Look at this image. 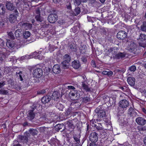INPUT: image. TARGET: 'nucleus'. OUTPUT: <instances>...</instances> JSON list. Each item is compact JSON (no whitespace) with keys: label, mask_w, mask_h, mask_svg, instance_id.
Listing matches in <instances>:
<instances>
[{"label":"nucleus","mask_w":146,"mask_h":146,"mask_svg":"<svg viewBox=\"0 0 146 146\" xmlns=\"http://www.w3.org/2000/svg\"><path fill=\"white\" fill-rule=\"evenodd\" d=\"M20 41H21L20 40ZM21 41L20 42L19 41H17V43L15 42L14 41L11 40H7L6 42V45L9 48H11L17 46V47H20V46H22L23 44V42Z\"/></svg>","instance_id":"obj_1"},{"label":"nucleus","mask_w":146,"mask_h":146,"mask_svg":"<svg viewBox=\"0 0 146 146\" xmlns=\"http://www.w3.org/2000/svg\"><path fill=\"white\" fill-rule=\"evenodd\" d=\"M146 35L143 34H141L140 35L139 38L138 39V42L139 46L143 47H146Z\"/></svg>","instance_id":"obj_2"},{"label":"nucleus","mask_w":146,"mask_h":146,"mask_svg":"<svg viewBox=\"0 0 146 146\" xmlns=\"http://www.w3.org/2000/svg\"><path fill=\"white\" fill-rule=\"evenodd\" d=\"M42 71L40 68L35 69L33 71V77L36 78L41 77L42 75Z\"/></svg>","instance_id":"obj_3"},{"label":"nucleus","mask_w":146,"mask_h":146,"mask_svg":"<svg viewBox=\"0 0 146 146\" xmlns=\"http://www.w3.org/2000/svg\"><path fill=\"white\" fill-rule=\"evenodd\" d=\"M45 51L44 50H43L41 49H40V51L38 52H36V54L33 55L34 57H34L35 58L38 59L39 60H42L43 58V55L44 54Z\"/></svg>","instance_id":"obj_4"},{"label":"nucleus","mask_w":146,"mask_h":146,"mask_svg":"<svg viewBox=\"0 0 146 146\" xmlns=\"http://www.w3.org/2000/svg\"><path fill=\"white\" fill-rule=\"evenodd\" d=\"M58 16L55 14H52L50 15L48 17V19L49 22L50 23H54L57 20Z\"/></svg>","instance_id":"obj_5"},{"label":"nucleus","mask_w":146,"mask_h":146,"mask_svg":"<svg viewBox=\"0 0 146 146\" xmlns=\"http://www.w3.org/2000/svg\"><path fill=\"white\" fill-rule=\"evenodd\" d=\"M89 139L92 142H96L98 139V134L95 132L91 133L89 136Z\"/></svg>","instance_id":"obj_6"},{"label":"nucleus","mask_w":146,"mask_h":146,"mask_svg":"<svg viewBox=\"0 0 146 146\" xmlns=\"http://www.w3.org/2000/svg\"><path fill=\"white\" fill-rule=\"evenodd\" d=\"M127 36L126 33L123 31H120L117 34V37L120 39H123L125 38Z\"/></svg>","instance_id":"obj_7"},{"label":"nucleus","mask_w":146,"mask_h":146,"mask_svg":"<svg viewBox=\"0 0 146 146\" xmlns=\"http://www.w3.org/2000/svg\"><path fill=\"white\" fill-rule=\"evenodd\" d=\"M135 121L138 124L141 125H143L146 123V120L141 117L137 118Z\"/></svg>","instance_id":"obj_8"},{"label":"nucleus","mask_w":146,"mask_h":146,"mask_svg":"<svg viewBox=\"0 0 146 146\" xmlns=\"http://www.w3.org/2000/svg\"><path fill=\"white\" fill-rule=\"evenodd\" d=\"M119 106L123 108H125L129 105V103L127 100L124 99L119 102Z\"/></svg>","instance_id":"obj_9"},{"label":"nucleus","mask_w":146,"mask_h":146,"mask_svg":"<svg viewBox=\"0 0 146 146\" xmlns=\"http://www.w3.org/2000/svg\"><path fill=\"white\" fill-rule=\"evenodd\" d=\"M5 85L4 82L0 83V94L6 95L8 94V91L4 90L3 88H1Z\"/></svg>","instance_id":"obj_10"},{"label":"nucleus","mask_w":146,"mask_h":146,"mask_svg":"<svg viewBox=\"0 0 146 146\" xmlns=\"http://www.w3.org/2000/svg\"><path fill=\"white\" fill-rule=\"evenodd\" d=\"M52 71L55 74H58L61 71L60 66L58 64L54 65L52 68Z\"/></svg>","instance_id":"obj_11"},{"label":"nucleus","mask_w":146,"mask_h":146,"mask_svg":"<svg viewBox=\"0 0 146 146\" xmlns=\"http://www.w3.org/2000/svg\"><path fill=\"white\" fill-rule=\"evenodd\" d=\"M136 47V44L133 42H131L129 44V46L127 48V50H129L130 52H132L134 51Z\"/></svg>","instance_id":"obj_12"},{"label":"nucleus","mask_w":146,"mask_h":146,"mask_svg":"<svg viewBox=\"0 0 146 146\" xmlns=\"http://www.w3.org/2000/svg\"><path fill=\"white\" fill-rule=\"evenodd\" d=\"M36 52H34L33 53H31L30 55H26L22 56L20 59L21 60H23L25 59H28L34 57L33 55H35L36 54Z\"/></svg>","instance_id":"obj_13"},{"label":"nucleus","mask_w":146,"mask_h":146,"mask_svg":"<svg viewBox=\"0 0 146 146\" xmlns=\"http://www.w3.org/2000/svg\"><path fill=\"white\" fill-rule=\"evenodd\" d=\"M79 91L74 90L71 91L70 93V95L73 96H75V99L76 100L79 98L80 96V94Z\"/></svg>","instance_id":"obj_14"},{"label":"nucleus","mask_w":146,"mask_h":146,"mask_svg":"<svg viewBox=\"0 0 146 146\" xmlns=\"http://www.w3.org/2000/svg\"><path fill=\"white\" fill-rule=\"evenodd\" d=\"M72 66L75 69L79 68L80 66L79 61L78 60H74L72 63Z\"/></svg>","instance_id":"obj_15"},{"label":"nucleus","mask_w":146,"mask_h":146,"mask_svg":"<svg viewBox=\"0 0 146 146\" xmlns=\"http://www.w3.org/2000/svg\"><path fill=\"white\" fill-rule=\"evenodd\" d=\"M28 119L30 120H32L34 119L35 116V114L33 112V110H29L28 111Z\"/></svg>","instance_id":"obj_16"},{"label":"nucleus","mask_w":146,"mask_h":146,"mask_svg":"<svg viewBox=\"0 0 146 146\" xmlns=\"http://www.w3.org/2000/svg\"><path fill=\"white\" fill-rule=\"evenodd\" d=\"M127 82L131 86H133L135 84V79L133 77H129L127 79Z\"/></svg>","instance_id":"obj_17"},{"label":"nucleus","mask_w":146,"mask_h":146,"mask_svg":"<svg viewBox=\"0 0 146 146\" xmlns=\"http://www.w3.org/2000/svg\"><path fill=\"white\" fill-rule=\"evenodd\" d=\"M22 27L26 29H30L32 28V25L27 22L24 23L22 25Z\"/></svg>","instance_id":"obj_18"},{"label":"nucleus","mask_w":146,"mask_h":146,"mask_svg":"<svg viewBox=\"0 0 146 146\" xmlns=\"http://www.w3.org/2000/svg\"><path fill=\"white\" fill-rule=\"evenodd\" d=\"M50 100L51 97L50 96H45L42 99V102L43 104H46L49 102Z\"/></svg>","instance_id":"obj_19"},{"label":"nucleus","mask_w":146,"mask_h":146,"mask_svg":"<svg viewBox=\"0 0 146 146\" xmlns=\"http://www.w3.org/2000/svg\"><path fill=\"white\" fill-rule=\"evenodd\" d=\"M17 15L13 14H11L10 15L9 19L11 23H13L17 20Z\"/></svg>","instance_id":"obj_20"},{"label":"nucleus","mask_w":146,"mask_h":146,"mask_svg":"<svg viewBox=\"0 0 146 146\" xmlns=\"http://www.w3.org/2000/svg\"><path fill=\"white\" fill-rule=\"evenodd\" d=\"M6 7L7 9L9 10H12L14 8V6L13 4L9 2L6 3Z\"/></svg>","instance_id":"obj_21"},{"label":"nucleus","mask_w":146,"mask_h":146,"mask_svg":"<svg viewBox=\"0 0 146 146\" xmlns=\"http://www.w3.org/2000/svg\"><path fill=\"white\" fill-rule=\"evenodd\" d=\"M35 18L38 21H40V14L39 9H37L35 11Z\"/></svg>","instance_id":"obj_22"},{"label":"nucleus","mask_w":146,"mask_h":146,"mask_svg":"<svg viewBox=\"0 0 146 146\" xmlns=\"http://www.w3.org/2000/svg\"><path fill=\"white\" fill-rule=\"evenodd\" d=\"M59 96V94L57 91H55L52 93V98L54 100L58 99Z\"/></svg>","instance_id":"obj_23"},{"label":"nucleus","mask_w":146,"mask_h":146,"mask_svg":"<svg viewBox=\"0 0 146 146\" xmlns=\"http://www.w3.org/2000/svg\"><path fill=\"white\" fill-rule=\"evenodd\" d=\"M125 54L124 53L119 52L115 56L116 58L119 59L124 57Z\"/></svg>","instance_id":"obj_24"},{"label":"nucleus","mask_w":146,"mask_h":146,"mask_svg":"<svg viewBox=\"0 0 146 146\" xmlns=\"http://www.w3.org/2000/svg\"><path fill=\"white\" fill-rule=\"evenodd\" d=\"M31 33L28 31H25L23 34V37L25 38H27L31 36Z\"/></svg>","instance_id":"obj_25"},{"label":"nucleus","mask_w":146,"mask_h":146,"mask_svg":"<svg viewBox=\"0 0 146 146\" xmlns=\"http://www.w3.org/2000/svg\"><path fill=\"white\" fill-rule=\"evenodd\" d=\"M98 115L100 118L103 117L106 115L105 111L104 110H100L98 113Z\"/></svg>","instance_id":"obj_26"},{"label":"nucleus","mask_w":146,"mask_h":146,"mask_svg":"<svg viewBox=\"0 0 146 146\" xmlns=\"http://www.w3.org/2000/svg\"><path fill=\"white\" fill-rule=\"evenodd\" d=\"M70 57L68 54H66L64 56V61H63L70 62Z\"/></svg>","instance_id":"obj_27"},{"label":"nucleus","mask_w":146,"mask_h":146,"mask_svg":"<svg viewBox=\"0 0 146 146\" xmlns=\"http://www.w3.org/2000/svg\"><path fill=\"white\" fill-rule=\"evenodd\" d=\"M73 113V111H72V108L71 107H70L66 111L65 115H68L70 114L72 115V113ZM72 115H73V114H72Z\"/></svg>","instance_id":"obj_28"},{"label":"nucleus","mask_w":146,"mask_h":146,"mask_svg":"<svg viewBox=\"0 0 146 146\" xmlns=\"http://www.w3.org/2000/svg\"><path fill=\"white\" fill-rule=\"evenodd\" d=\"M5 12V8L3 5L0 4V15H3Z\"/></svg>","instance_id":"obj_29"},{"label":"nucleus","mask_w":146,"mask_h":146,"mask_svg":"<svg viewBox=\"0 0 146 146\" xmlns=\"http://www.w3.org/2000/svg\"><path fill=\"white\" fill-rule=\"evenodd\" d=\"M51 144L52 146H57L58 145V141L56 139H53L52 140Z\"/></svg>","instance_id":"obj_30"},{"label":"nucleus","mask_w":146,"mask_h":146,"mask_svg":"<svg viewBox=\"0 0 146 146\" xmlns=\"http://www.w3.org/2000/svg\"><path fill=\"white\" fill-rule=\"evenodd\" d=\"M21 29H19L15 31V34L16 37H19L21 36Z\"/></svg>","instance_id":"obj_31"},{"label":"nucleus","mask_w":146,"mask_h":146,"mask_svg":"<svg viewBox=\"0 0 146 146\" xmlns=\"http://www.w3.org/2000/svg\"><path fill=\"white\" fill-rule=\"evenodd\" d=\"M82 86L83 88L86 91H90V89L88 87V86L83 82H82Z\"/></svg>","instance_id":"obj_32"},{"label":"nucleus","mask_w":146,"mask_h":146,"mask_svg":"<svg viewBox=\"0 0 146 146\" xmlns=\"http://www.w3.org/2000/svg\"><path fill=\"white\" fill-rule=\"evenodd\" d=\"M69 62H66L63 61L62 62L63 67L64 68L66 69L69 67Z\"/></svg>","instance_id":"obj_33"},{"label":"nucleus","mask_w":146,"mask_h":146,"mask_svg":"<svg viewBox=\"0 0 146 146\" xmlns=\"http://www.w3.org/2000/svg\"><path fill=\"white\" fill-rule=\"evenodd\" d=\"M107 51L108 52H106L107 55H108L110 54H114V52L115 51V49L112 48L108 50Z\"/></svg>","instance_id":"obj_34"},{"label":"nucleus","mask_w":146,"mask_h":146,"mask_svg":"<svg viewBox=\"0 0 146 146\" xmlns=\"http://www.w3.org/2000/svg\"><path fill=\"white\" fill-rule=\"evenodd\" d=\"M29 135V134L27 133H26L25 134V136H23L22 137V139H24V141L26 142L27 141L28 138L27 137Z\"/></svg>","instance_id":"obj_35"},{"label":"nucleus","mask_w":146,"mask_h":146,"mask_svg":"<svg viewBox=\"0 0 146 146\" xmlns=\"http://www.w3.org/2000/svg\"><path fill=\"white\" fill-rule=\"evenodd\" d=\"M29 131L31 134H32L33 135H35L37 133V131L35 129H30Z\"/></svg>","instance_id":"obj_36"},{"label":"nucleus","mask_w":146,"mask_h":146,"mask_svg":"<svg viewBox=\"0 0 146 146\" xmlns=\"http://www.w3.org/2000/svg\"><path fill=\"white\" fill-rule=\"evenodd\" d=\"M24 3V8H25L26 9H28L29 8V5L27 2H26L24 1L23 2Z\"/></svg>","instance_id":"obj_37"},{"label":"nucleus","mask_w":146,"mask_h":146,"mask_svg":"<svg viewBox=\"0 0 146 146\" xmlns=\"http://www.w3.org/2000/svg\"><path fill=\"white\" fill-rule=\"evenodd\" d=\"M141 29L143 31H146V22H143L142 25L141 26Z\"/></svg>","instance_id":"obj_38"},{"label":"nucleus","mask_w":146,"mask_h":146,"mask_svg":"<svg viewBox=\"0 0 146 146\" xmlns=\"http://www.w3.org/2000/svg\"><path fill=\"white\" fill-rule=\"evenodd\" d=\"M136 68L135 66H132L129 68V70L131 72H134L136 70Z\"/></svg>","instance_id":"obj_39"},{"label":"nucleus","mask_w":146,"mask_h":146,"mask_svg":"<svg viewBox=\"0 0 146 146\" xmlns=\"http://www.w3.org/2000/svg\"><path fill=\"white\" fill-rule=\"evenodd\" d=\"M81 2V0H76L74 2V4L75 5L78 6L80 4Z\"/></svg>","instance_id":"obj_40"},{"label":"nucleus","mask_w":146,"mask_h":146,"mask_svg":"<svg viewBox=\"0 0 146 146\" xmlns=\"http://www.w3.org/2000/svg\"><path fill=\"white\" fill-rule=\"evenodd\" d=\"M5 56L3 54H0V60L2 61L5 58Z\"/></svg>","instance_id":"obj_41"},{"label":"nucleus","mask_w":146,"mask_h":146,"mask_svg":"<svg viewBox=\"0 0 146 146\" xmlns=\"http://www.w3.org/2000/svg\"><path fill=\"white\" fill-rule=\"evenodd\" d=\"M75 12L77 15L79 14L80 12V9L79 7L76 8L75 9Z\"/></svg>","instance_id":"obj_42"},{"label":"nucleus","mask_w":146,"mask_h":146,"mask_svg":"<svg viewBox=\"0 0 146 146\" xmlns=\"http://www.w3.org/2000/svg\"><path fill=\"white\" fill-rule=\"evenodd\" d=\"M8 35L10 36V37L11 38H13L14 37L13 33L11 32H9L8 34Z\"/></svg>","instance_id":"obj_43"},{"label":"nucleus","mask_w":146,"mask_h":146,"mask_svg":"<svg viewBox=\"0 0 146 146\" xmlns=\"http://www.w3.org/2000/svg\"><path fill=\"white\" fill-rule=\"evenodd\" d=\"M74 139L77 142L79 141V137L78 135L77 136V135H74Z\"/></svg>","instance_id":"obj_44"},{"label":"nucleus","mask_w":146,"mask_h":146,"mask_svg":"<svg viewBox=\"0 0 146 146\" xmlns=\"http://www.w3.org/2000/svg\"><path fill=\"white\" fill-rule=\"evenodd\" d=\"M49 50L51 52L54 50L53 47L51 45H49Z\"/></svg>","instance_id":"obj_45"},{"label":"nucleus","mask_w":146,"mask_h":146,"mask_svg":"<svg viewBox=\"0 0 146 146\" xmlns=\"http://www.w3.org/2000/svg\"><path fill=\"white\" fill-rule=\"evenodd\" d=\"M46 92L45 90H43L40 91L38 92V93L39 94H43L44 93Z\"/></svg>","instance_id":"obj_46"},{"label":"nucleus","mask_w":146,"mask_h":146,"mask_svg":"<svg viewBox=\"0 0 146 146\" xmlns=\"http://www.w3.org/2000/svg\"><path fill=\"white\" fill-rule=\"evenodd\" d=\"M113 74V72L111 71H108L107 75L109 76H111Z\"/></svg>","instance_id":"obj_47"},{"label":"nucleus","mask_w":146,"mask_h":146,"mask_svg":"<svg viewBox=\"0 0 146 146\" xmlns=\"http://www.w3.org/2000/svg\"><path fill=\"white\" fill-rule=\"evenodd\" d=\"M68 88L69 89L74 90L75 89V88L72 86H68Z\"/></svg>","instance_id":"obj_48"},{"label":"nucleus","mask_w":146,"mask_h":146,"mask_svg":"<svg viewBox=\"0 0 146 146\" xmlns=\"http://www.w3.org/2000/svg\"><path fill=\"white\" fill-rule=\"evenodd\" d=\"M89 100V99L88 97H86V98H84L83 99V100L84 102H85V101H86L87 102Z\"/></svg>","instance_id":"obj_49"},{"label":"nucleus","mask_w":146,"mask_h":146,"mask_svg":"<svg viewBox=\"0 0 146 146\" xmlns=\"http://www.w3.org/2000/svg\"><path fill=\"white\" fill-rule=\"evenodd\" d=\"M50 26V25H47V24H45L43 26V27L44 28H48V27H49Z\"/></svg>","instance_id":"obj_50"},{"label":"nucleus","mask_w":146,"mask_h":146,"mask_svg":"<svg viewBox=\"0 0 146 146\" xmlns=\"http://www.w3.org/2000/svg\"><path fill=\"white\" fill-rule=\"evenodd\" d=\"M107 72L108 71H104L102 72V73L103 74L107 75Z\"/></svg>","instance_id":"obj_51"},{"label":"nucleus","mask_w":146,"mask_h":146,"mask_svg":"<svg viewBox=\"0 0 146 146\" xmlns=\"http://www.w3.org/2000/svg\"><path fill=\"white\" fill-rule=\"evenodd\" d=\"M92 64L93 65V67H95L96 66L95 64V63L94 61L92 60Z\"/></svg>","instance_id":"obj_52"},{"label":"nucleus","mask_w":146,"mask_h":146,"mask_svg":"<svg viewBox=\"0 0 146 146\" xmlns=\"http://www.w3.org/2000/svg\"><path fill=\"white\" fill-rule=\"evenodd\" d=\"M69 5H68V6L67 5V8L68 9H70L71 8V6L70 4V3H69Z\"/></svg>","instance_id":"obj_53"},{"label":"nucleus","mask_w":146,"mask_h":146,"mask_svg":"<svg viewBox=\"0 0 146 146\" xmlns=\"http://www.w3.org/2000/svg\"><path fill=\"white\" fill-rule=\"evenodd\" d=\"M142 111L143 112L146 114V109L145 108H143L142 109Z\"/></svg>","instance_id":"obj_54"},{"label":"nucleus","mask_w":146,"mask_h":146,"mask_svg":"<svg viewBox=\"0 0 146 146\" xmlns=\"http://www.w3.org/2000/svg\"><path fill=\"white\" fill-rule=\"evenodd\" d=\"M144 144L146 145V137L144 139Z\"/></svg>","instance_id":"obj_55"},{"label":"nucleus","mask_w":146,"mask_h":146,"mask_svg":"<svg viewBox=\"0 0 146 146\" xmlns=\"http://www.w3.org/2000/svg\"><path fill=\"white\" fill-rule=\"evenodd\" d=\"M53 1L54 3L58 2L59 0H53Z\"/></svg>","instance_id":"obj_56"},{"label":"nucleus","mask_w":146,"mask_h":146,"mask_svg":"<svg viewBox=\"0 0 146 146\" xmlns=\"http://www.w3.org/2000/svg\"><path fill=\"white\" fill-rule=\"evenodd\" d=\"M19 74V77H20V80H22L23 79H22L21 76V75L20 74Z\"/></svg>","instance_id":"obj_57"},{"label":"nucleus","mask_w":146,"mask_h":146,"mask_svg":"<svg viewBox=\"0 0 146 146\" xmlns=\"http://www.w3.org/2000/svg\"><path fill=\"white\" fill-rule=\"evenodd\" d=\"M90 146H96V145L94 143H92L91 144Z\"/></svg>","instance_id":"obj_58"},{"label":"nucleus","mask_w":146,"mask_h":146,"mask_svg":"<svg viewBox=\"0 0 146 146\" xmlns=\"http://www.w3.org/2000/svg\"><path fill=\"white\" fill-rule=\"evenodd\" d=\"M105 0H100V1L102 3H103L104 2Z\"/></svg>","instance_id":"obj_59"},{"label":"nucleus","mask_w":146,"mask_h":146,"mask_svg":"<svg viewBox=\"0 0 146 146\" xmlns=\"http://www.w3.org/2000/svg\"><path fill=\"white\" fill-rule=\"evenodd\" d=\"M87 0H81L82 2H85L87 1Z\"/></svg>","instance_id":"obj_60"},{"label":"nucleus","mask_w":146,"mask_h":146,"mask_svg":"<svg viewBox=\"0 0 146 146\" xmlns=\"http://www.w3.org/2000/svg\"><path fill=\"white\" fill-rule=\"evenodd\" d=\"M143 92L144 93V94L145 95V96H146V90H145L144 91H143Z\"/></svg>","instance_id":"obj_61"},{"label":"nucleus","mask_w":146,"mask_h":146,"mask_svg":"<svg viewBox=\"0 0 146 146\" xmlns=\"http://www.w3.org/2000/svg\"><path fill=\"white\" fill-rule=\"evenodd\" d=\"M31 1H35L36 2L37 1H38V0H30Z\"/></svg>","instance_id":"obj_62"},{"label":"nucleus","mask_w":146,"mask_h":146,"mask_svg":"<svg viewBox=\"0 0 146 146\" xmlns=\"http://www.w3.org/2000/svg\"><path fill=\"white\" fill-rule=\"evenodd\" d=\"M14 146H21V145L19 144H17L16 145H14Z\"/></svg>","instance_id":"obj_63"},{"label":"nucleus","mask_w":146,"mask_h":146,"mask_svg":"<svg viewBox=\"0 0 146 146\" xmlns=\"http://www.w3.org/2000/svg\"><path fill=\"white\" fill-rule=\"evenodd\" d=\"M120 88L122 90H124V88H123V87H121Z\"/></svg>","instance_id":"obj_64"}]
</instances>
